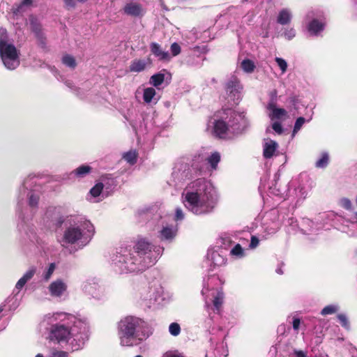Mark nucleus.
Instances as JSON below:
<instances>
[{"label": "nucleus", "mask_w": 357, "mask_h": 357, "mask_svg": "<svg viewBox=\"0 0 357 357\" xmlns=\"http://www.w3.org/2000/svg\"><path fill=\"white\" fill-rule=\"evenodd\" d=\"M192 191L185 195V206L196 215L211 213L218 199L213 192L211 185L204 178H198L190 184Z\"/></svg>", "instance_id": "nucleus-1"}, {"label": "nucleus", "mask_w": 357, "mask_h": 357, "mask_svg": "<svg viewBox=\"0 0 357 357\" xmlns=\"http://www.w3.org/2000/svg\"><path fill=\"white\" fill-rule=\"evenodd\" d=\"M144 324L141 319L132 316L121 319L118 326L121 344L123 347H133L145 340V334L141 331Z\"/></svg>", "instance_id": "nucleus-2"}, {"label": "nucleus", "mask_w": 357, "mask_h": 357, "mask_svg": "<svg viewBox=\"0 0 357 357\" xmlns=\"http://www.w3.org/2000/svg\"><path fill=\"white\" fill-rule=\"evenodd\" d=\"M215 116L218 119L213 122V133L218 139H225L229 127L237 124V112L231 108H222Z\"/></svg>", "instance_id": "nucleus-3"}, {"label": "nucleus", "mask_w": 357, "mask_h": 357, "mask_svg": "<svg viewBox=\"0 0 357 357\" xmlns=\"http://www.w3.org/2000/svg\"><path fill=\"white\" fill-rule=\"evenodd\" d=\"M20 53L15 46L0 39V57L6 68L14 70L20 65Z\"/></svg>", "instance_id": "nucleus-4"}, {"label": "nucleus", "mask_w": 357, "mask_h": 357, "mask_svg": "<svg viewBox=\"0 0 357 357\" xmlns=\"http://www.w3.org/2000/svg\"><path fill=\"white\" fill-rule=\"evenodd\" d=\"M29 22L30 29L31 32L33 33L38 45H40L42 48H45L46 47V36L43 31L41 23L33 15L29 16Z\"/></svg>", "instance_id": "nucleus-5"}, {"label": "nucleus", "mask_w": 357, "mask_h": 357, "mask_svg": "<svg viewBox=\"0 0 357 357\" xmlns=\"http://www.w3.org/2000/svg\"><path fill=\"white\" fill-rule=\"evenodd\" d=\"M70 332L68 326L63 324H54L51 327L50 340L57 342L68 341Z\"/></svg>", "instance_id": "nucleus-6"}, {"label": "nucleus", "mask_w": 357, "mask_h": 357, "mask_svg": "<svg viewBox=\"0 0 357 357\" xmlns=\"http://www.w3.org/2000/svg\"><path fill=\"white\" fill-rule=\"evenodd\" d=\"M82 236V231L79 227H69L64 231L63 241L68 244H74L81 239Z\"/></svg>", "instance_id": "nucleus-7"}, {"label": "nucleus", "mask_w": 357, "mask_h": 357, "mask_svg": "<svg viewBox=\"0 0 357 357\" xmlns=\"http://www.w3.org/2000/svg\"><path fill=\"white\" fill-rule=\"evenodd\" d=\"M241 89L239 81L236 78L229 80L226 84L227 93L233 100L239 99Z\"/></svg>", "instance_id": "nucleus-8"}, {"label": "nucleus", "mask_w": 357, "mask_h": 357, "mask_svg": "<svg viewBox=\"0 0 357 357\" xmlns=\"http://www.w3.org/2000/svg\"><path fill=\"white\" fill-rule=\"evenodd\" d=\"M125 14L132 17H139L143 15V8L140 3L135 2H130L123 8Z\"/></svg>", "instance_id": "nucleus-9"}, {"label": "nucleus", "mask_w": 357, "mask_h": 357, "mask_svg": "<svg viewBox=\"0 0 357 357\" xmlns=\"http://www.w3.org/2000/svg\"><path fill=\"white\" fill-rule=\"evenodd\" d=\"M151 63L152 61L150 58L146 60L136 59L131 61L129 69L130 72L140 73L146 69L147 65L151 66Z\"/></svg>", "instance_id": "nucleus-10"}, {"label": "nucleus", "mask_w": 357, "mask_h": 357, "mask_svg": "<svg viewBox=\"0 0 357 357\" xmlns=\"http://www.w3.org/2000/svg\"><path fill=\"white\" fill-rule=\"evenodd\" d=\"M67 289L66 284L61 280L52 282L49 286V291L53 296H61Z\"/></svg>", "instance_id": "nucleus-11"}, {"label": "nucleus", "mask_w": 357, "mask_h": 357, "mask_svg": "<svg viewBox=\"0 0 357 357\" xmlns=\"http://www.w3.org/2000/svg\"><path fill=\"white\" fill-rule=\"evenodd\" d=\"M150 50L151 53L160 61H169L171 56L168 52L163 51L159 44L156 43H151L150 45Z\"/></svg>", "instance_id": "nucleus-12"}, {"label": "nucleus", "mask_w": 357, "mask_h": 357, "mask_svg": "<svg viewBox=\"0 0 357 357\" xmlns=\"http://www.w3.org/2000/svg\"><path fill=\"white\" fill-rule=\"evenodd\" d=\"M134 248L139 256H142L151 252L152 245L145 239H140L136 243Z\"/></svg>", "instance_id": "nucleus-13"}, {"label": "nucleus", "mask_w": 357, "mask_h": 357, "mask_svg": "<svg viewBox=\"0 0 357 357\" xmlns=\"http://www.w3.org/2000/svg\"><path fill=\"white\" fill-rule=\"evenodd\" d=\"M326 26V23L318 20L317 19H313L307 25V30L311 35L317 36L321 32Z\"/></svg>", "instance_id": "nucleus-14"}, {"label": "nucleus", "mask_w": 357, "mask_h": 357, "mask_svg": "<svg viewBox=\"0 0 357 357\" xmlns=\"http://www.w3.org/2000/svg\"><path fill=\"white\" fill-rule=\"evenodd\" d=\"M177 234V228L173 226L164 227L160 231L162 240L172 241Z\"/></svg>", "instance_id": "nucleus-15"}, {"label": "nucleus", "mask_w": 357, "mask_h": 357, "mask_svg": "<svg viewBox=\"0 0 357 357\" xmlns=\"http://www.w3.org/2000/svg\"><path fill=\"white\" fill-rule=\"evenodd\" d=\"M268 109L272 111V119H281L287 114V111L283 108H277L276 104L271 100L268 105Z\"/></svg>", "instance_id": "nucleus-16"}, {"label": "nucleus", "mask_w": 357, "mask_h": 357, "mask_svg": "<svg viewBox=\"0 0 357 357\" xmlns=\"http://www.w3.org/2000/svg\"><path fill=\"white\" fill-rule=\"evenodd\" d=\"M278 147V144L273 140L265 143L264 146L263 155L265 158H271L273 156L275 151Z\"/></svg>", "instance_id": "nucleus-17"}, {"label": "nucleus", "mask_w": 357, "mask_h": 357, "mask_svg": "<svg viewBox=\"0 0 357 357\" xmlns=\"http://www.w3.org/2000/svg\"><path fill=\"white\" fill-rule=\"evenodd\" d=\"M166 72L165 69H163L160 73L153 75L150 77L149 83L155 87H158L161 85L165 81V74L162 72Z\"/></svg>", "instance_id": "nucleus-18"}, {"label": "nucleus", "mask_w": 357, "mask_h": 357, "mask_svg": "<svg viewBox=\"0 0 357 357\" xmlns=\"http://www.w3.org/2000/svg\"><path fill=\"white\" fill-rule=\"evenodd\" d=\"M291 21V15L289 12L286 9H282L278 16L277 22L278 23L285 25L290 22Z\"/></svg>", "instance_id": "nucleus-19"}, {"label": "nucleus", "mask_w": 357, "mask_h": 357, "mask_svg": "<svg viewBox=\"0 0 357 357\" xmlns=\"http://www.w3.org/2000/svg\"><path fill=\"white\" fill-rule=\"evenodd\" d=\"M33 3V0H22L20 3L15 4L13 7V13L15 15H19L23 13L24 7L30 6Z\"/></svg>", "instance_id": "nucleus-20"}, {"label": "nucleus", "mask_w": 357, "mask_h": 357, "mask_svg": "<svg viewBox=\"0 0 357 357\" xmlns=\"http://www.w3.org/2000/svg\"><path fill=\"white\" fill-rule=\"evenodd\" d=\"M137 153L136 151H129L125 153L123 155V158L128 162L130 165H135L137 160Z\"/></svg>", "instance_id": "nucleus-21"}, {"label": "nucleus", "mask_w": 357, "mask_h": 357, "mask_svg": "<svg viewBox=\"0 0 357 357\" xmlns=\"http://www.w3.org/2000/svg\"><path fill=\"white\" fill-rule=\"evenodd\" d=\"M155 94H156V91L153 88H152V87L146 88L144 90V93H143L144 101L146 103H150L152 101L153 97L155 96Z\"/></svg>", "instance_id": "nucleus-22"}, {"label": "nucleus", "mask_w": 357, "mask_h": 357, "mask_svg": "<svg viewBox=\"0 0 357 357\" xmlns=\"http://www.w3.org/2000/svg\"><path fill=\"white\" fill-rule=\"evenodd\" d=\"M208 162L213 169H216L218 164L220 161V155L218 152L213 153L208 158Z\"/></svg>", "instance_id": "nucleus-23"}, {"label": "nucleus", "mask_w": 357, "mask_h": 357, "mask_svg": "<svg viewBox=\"0 0 357 357\" xmlns=\"http://www.w3.org/2000/svg\"><path fill=\"white\" fill-rule=\"evenodd\" d=\"M92 168L89 165H82L75 169L74 172L78 177H84L91 172Z\"/></svg>", "instance_id": "nucleus-24"}, {"label": "nucleus", "mask_w": 357, "mask_h": 357, "mask_svg": "<svg viewBox=\"0 0 357 357\" xmlns=\"http://www.w3.org/2000/svg\"><path fill=\"white\" fill-rule=\"evenodd\" d=\"M328 154L327 153H323L321 158L316 162L315 166L317 168H325L328 165Z\"/></svg>", "instance_id": "nucleus-25"}, {"label": "nucleus", "mask_w": 357, "mask_h": 357, "mask_svg": "<svg viewBox=\"0 0 357 357\" xmlns=\"http://www.w3.org/2000/svg\"><path fill=\"white\" fill-rule=\"evenodd\" d=\"M62 62L63 64L71 68H75L77 66L75 58L70 54L64 55L62 58Z\"/></svg>", "instance_id": "nucleus-26"}, {"label": "nucleus", "mask_w": 357, "mask_h": 357, "mask_svg": "<svg viewBox=\"0 0 357 357\" xmlns=\"http://www.w3.org/2000/svg\"><path fill=\"white\" fill-rule=\"evenodd\" d=\"M241 67L244 71L247 73H252L254 71L255 66L252 61L250 59H244L241 62Z\"/></svg>", "instance_id": "nucleus-27"}, {"label": "nucleus", "mask_w": 357, "mask_h": 357, "mask_svg": "<svg viewBox=\"0 0 357 357\" xmlns=\"http://www.w3.org/2000/svg\"><path fill=\"white\" fill-rule=\"evenodd\" d=\"M224 299V294L222 291H218L216 296L214 297L213 304L216 310H219L222 303Z\"/></svg>", "instance_id": "nucleus-28"}, {"label": "nucleus", "mask_w": 357, "mask_h": 357, "mask_svg": "<svg viewBox=\"0 0 357 357\" xmlns=\"http://www.w3.org/2000/svg\"><path fill=\"white\" fill-rule=\"evenodd\" d=\"M104 185L102 183H98L90 190V194L93 197H97L101 194Z\"/></svg>", "instance_id": "nucleus-29"}, {"label": "nucleus", "mask_w": 357, "mask_h": 357, "mask_svg": "<svg viewBox=\"0 0 357 357\" xmlns=\"http://www.w3.org/2000/svg\"><path fill=\"white\" fill-rule=\"evenodd\" d=\"M337 311V307L335 305H329L324 307L321 311V314L323 316H326L328 314H333Z\"/></svg>", "instance_id": "nucleus-30"}, {"label": "nucleus", "mask_w": 357, "mask_h": 357, "mask_svg": "<svg viewBox=\"0 0 357 357\" xmlns=\"http://www.w3.org/2000/svg\"><path fill=\"white\" fill-rule=\"evenodd\" d=\"M169 331L173 336H177L181 333V327L178 323H172L169 326Z\"/></svg>", "instance_id": "nucleus-31"}, {"label": "nucleus", "mask_w": 357, "mask_h": 357, "mask_svg": "<svg viewBox=\"0 0 357 357\" xmlns=\"http://www.w3.org/2000/svg\"><path fill=\"white\" fill-rule=\"evenodd\" d=\"M230 254L234 256L243 257V250L240 244H236L231 250Z\"/></svg>", "instance_id": "nucleus-32"}, {"label": "nucleus", "mask_w": 357, "mask_h": 357, "mask_svg": "<svg viewBox=\"0 0 357 357\" xmlns=\"http://www.w3.org/2000/svg\"><path fill=\"white\" fill-rule=\"evenodd\" d=\"M337 319L341 324V326L347 329L349 328V322L347 316L344 314H339L337 315Z\"/></svg>", "instance_id": "nucleus-33"}, {"label": "nucleus", "mask_w": 357, "mask_h": 357, "mask_svg": "<svg viewBox=\"0 0 357 357\" xmlns=\"http://www.w3.org/2000/svg\"><path fill=\"white\" fill-rule=\"evenodd\" d=\"M275 61L278 63V65L280 67L282 72L283 73H285L287 69V63L286 61L280 57H275Z\"/></svg>", "instance_id": "nucleus-34"}, {"label": "nucleus", "mask_w": 357, "mask_h": 357, "mask_svg": "<svg viewBox=\"0 0 357 357\" xmlns=\"http://www.w3.org/2000/svg\"><path fill=\"white\" fill-rule=\"evenodd\" d=\"M305 122V119L304 117H298L294 124L293 132H297L301 128Z\"/></svg>", "instance_id": "nucleus-35"}, {"label": "nucleus", "mask_w": 357, "mask_h": 357, "mask_svg": "<svg viewBox=\"0 0 357 357\" xmlns=\"http://www.w3.org/2000/svg\"><path fill=\"white\" fill-rule=\"evenodd\" d=\"M171 53L173 56H176L181 53V47L177 43H174L170 47Z\"/></svg>", "instance_id": "nucleus-36"}, {"label": "nucleus", "mask_w": 357, "mask_h": 357, "mask_svg": "<svg viewBox=\"0 0 357 357\" xmlns=\"http://www.w3.org/2000/svg\"><path fill=\"white\" fill-rule=\"evenodd\" d=\"M39 201V197L34 194H31L29 197V204L31 207L37 206Z\"/></svg>", "instance_id": "nucleus-37"}, {"label": "nucleus", "mask_w": 357, "mask_h": 357, "mask_svg": "<svg viewBox=\"0 0 357 357\" xmlns=\"http://www.w3.org/2000/svg\"><path fill=\"white\" fill-rule=\"evenodd\" d=\"M54 269H55V264L54 263L50 264L47 272L45 273V275H44V279L46 281H47L51 278Z\"/></svg>", "instance_id": "nucleus-38"}, {"label": "nucleus", "mask_w": 357, "mask_h": 357, "mask_svg": "<svg viewBox=\"0 0 357 357\" xmlns=\"http://www.w3.org/2000/svg\"><path fill=\"white\" fill-rule=\"evenodd\" d=\"M272 128L278 134H282L283 132L282 126L281 123L279 122H274L272 124Z\"/></svg>", "instance_id": "nucleus-39"}, {"label": "nucleus", "mask_w": 357, "mask_h": 357, "mask_svg": "<svg viewBox=\"0 0 357 357\" xmlns=\"http://www.w3.org/2000/svg\"><path fill=\"white\" fill-rule=\"evenodd\" d=\"M36 273V268H31L22 277L28 282L31 280Z\"/></svg>", "instance_id": "nucleus-40"}, {"label": "nucleus", "mask_w": 357, "mask_h": 357, "mask_svg": "<svg viewBox=\"0 0 357 357\" xmlns=\"http://www.w3.org/2000/svg\"><path fill=\"white\" fill-rule=\"evenodd\" d=\"M50 357H68V353L64 351L54 350Z\"/></svg>", "instance_id": "nucleus-41"}, {"label": "nucleus", "mask_w": 357, "mask_h": 357, "mask_svg": "<svg viewBox=\"0 0 357 357\" xmlns=\"http://www.w3.org/2000/svg\"><path fill=\"white\" fill-rule=\"evenodd\" d=\"M65 7L68 9H72L74 8L76 6V1L75 0H63Z\"/></svg>", "instance_id": "nucleus-42"}, {"label": "nucleus", "mask_w": 357, "mask_h": 357, "mask_svg": "<svg viewBox=\"0 0 357 357\" xmlns=\"http://www.w3.org/2000/svg\"><path fill=\"white\" fill-rule=\"evenodd\" d=\"M259 243V238L256 236H252L250 243V248L252 249L256 248L258 246Z\"/></svg>", "instance_id": "nucleus-43"}, {"label": "nucleus", "mask_w": 357, "mask_h": 357, "mask_svg": "<svg viewBox=\"0 0 357 357\" xmlns=\"http://www.w3.org/2000/svg\"><path fill=\"white\" fill-rule=\"evenodd\" d=\"M342 206L347 210H350L352 207L351 201L347 198H344L342 199Z\"/></svg>", "instance_id": "nucleus-44"}, {"label": "nucleus", "mask_w": 357, "mask_h": 357, "mask_svg": "<svg viewBox=\"0 0 357 357\" xmlns=\"http://www.w3.org/2000/svg\"><path fill=\"white\" fill-rule=\"evenodd\" d=\"M26 282L27 281L23 277H22L17 282L15 287L17 289H21Z\"/></svg>", "instance_id": "nucleus-45"}, {"label": "nucleus", "mask_w": 357, "mask_h": 357, "mask_svg": "<svg viewBox=\"0 0 357 357\" xmlns=\"http://www.w3.org/2000/svg\"><path fill=\"white\" fill-rule=\"evenodd\" d=\"M300 324H301L300 319L297 318V317H294L293 322H292L293 328L295 331H298L299 328Z\"/></svg>", "instance_id": "nucleus-46"}, {"label": "nucleus", "mask_w": 357, "mask_h": 357, "mask_svg": "<svg viewBox=\"0 0 357 357\" xmlns=\"http://www.w3.org/2000/svg\"><path fill=\"white\" fill-rule=\"evenodd\" d=\"M184 215L183 213V211L181 208H177L176 210V214H175V220H181L183 219Z\"/></svg>", "instance_id": "nucleus-47"}, {"label": "nucleus", "mask_w": 357, "mask_h": 357, "mask_svg": "<svg viewBox=\"0 0 357 357\" xmlns=\"http://www.w3.org/2000/svg\"><path fill=\"white\" fill-rule=\"evenodd\" d=\"M163 357H183L182 355L179 354H176L174 352H167L163 355Z\"/></svg>", "instance_id": "nucleus-48"}, {"label": "nucleus", "mask_w": 357, "mask_h": 357, "mask_svg": "<svg viewBox=\"0 0 357 357\" xmlns=\"http://www.w3.org/2000/svg\"><path fill=\"white\" fill-rule=\"evenodd\" d=\"M294 354L296 357H307L306 354L303 351H295Z\"/></svg>", "instance_id": "nucleus-49"}, {"label": "nucleus", "mask_w": 357, "mask_h": 357, "mask_svg": "<svg viewBox=\"0 0 357 357\" xmlns=\"http://www.w3.org/2000/svg\"><path fill=\"white\" fill-rule=\"evenodd\" d=\"M63 221H64L63 219L62 218H60V219L58 222L59 226H61L63 224Z\"/></svg>", "instance_id": "nucleus-50"}, {"label": "nucleus", "mask_w": 357, "mask_h": 357, "mask_svg": "<svg viewBox=\"0 0 357 357\" xmlns=\"http://www.w3.org/2000/svg\"><path fill=\"white\" fill-rule=\"evenodd\" d=\"M36 357H43V356L41 354H38L36 356Z\"/></svg>", "instance_id": "nucleus-51"}, {"label": "nucleus", "mask_w": 357, "mask_h": 357, "mask_svg": "<svg viewBox=\"0 0 357 357\" xmlns=\"http://www.w3.org/2000/svg\"><path fill=\"white\" fill-rule=\"evenodd\" d=\"M87 0H78L79 2H86Z\"/></svg>", "instance_id": "nucleus-52"}, {"label": "nucleus", "mask_w": 357, "mask_h": 357, "mask_svg": "<svg viewBox=\"0 0 357 357\" xmlns=\"http://www.w3.org/2000/svg\"><path fill=\"white\" fill-rule=\"evenodd\" d=\"M276 93H277V92H276V91L275 90V91H274V92H273V95H274V96H276Z\"/></svg>", "instance_id": "nucleus-53"}, {"label": "nucleus", "mask_w": 357, "mask_h": 357, "mask_svg": "<svg viewBox=\"0 0 357 357\" xmlns=\"http://www.w3.org/2000/svg\"><path fill=\"white\" fill-rule=\"evenodd\" d=\"M3 311V309L0 307V313Z\"/></svg>", "instance_id": "nucleus-54"}]
</instances>
